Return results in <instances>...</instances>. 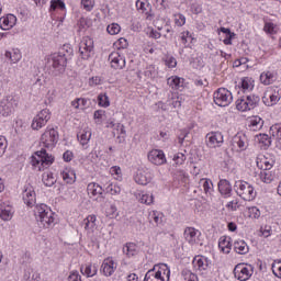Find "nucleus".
I'll list each match as a JSON object with an SVG mask.
<instances>
[{
  "instance_id": "nucleus-1",
  "label": "nucleus",
  "mask_w": 281,
  "mask_h": 281,
  "mask_svg": "<svg viewBox=\"0 0 281 281\" xmlns=\"http://www.w3.org/2000/svg\"><path fill=\"white\" fill-rule=\"evenodd\" d=\"M34 216L41 227L49 229L54 227V212L46 204H36L34 209Z\"/></svg>"
},
{
  "instance_id": "nucleus-2",
  "label": "nucleus",
  "mask_w": 281,
  "mask_h": 281,
  "mask_svg": "<svg viewBox=\"0 0 281 281\" xmlns=\"http://www.w3.org/2000/svg\"><path fill=\"white\" fill-rule=\"evenodd\" d=\"M54 164V158L52 155L47 154V150L41 149L35 151V154L31 157V165L33 168H37L40 171L45 170V168H49Z\"/></svg>"
},
{
  "instance_id": "nucleus-3",
  "label": "nucleus",
  "mask_w": 281,
  "mask_h": 281,
  "mask_svg": "<svg viewBox=\"0 0 281 281\" xmlns=\"http://www.w3.org/2000/svg\"><path fill=\"white\" fill-rule=\"evenodd\" d=\"M235 192L244 201H254L256 199V190L254 189V186H251L247 181H243V180L236 181Z\"/></svg>"
},
{
  "instance_id": "nucleus-4",
  "label": "nucleus",
  "mask_w": 281,
  "mask_h": 281,
  "mask_svg": "<svg viewBox=\"0 0 281 281\" xmlns=\"http://www.w3.org/2000/svg\"><path fill=\"white\" fill-rule=\"evenodd\" d=\"M258 104H260V97L257 94H247L236 101V109L241 112L252 111Z\"/></svg>"
},
{
  "instance_id": "nucleus-5",
  "label": "nucleus",
  "mask_w": 281,
  "mask_h": 281,
  "mask_svg": "<svg viewBox=\"0 0 281 281\" xmlns=\"http://www.w3.org/2000/svg\"><path fill=\"white\" fill-rule=\"evenodd\" d=\"M213 100L217 106H229L234 100V97L226 88H218L213 94Z\"/></svg>"
},
{
  "instance_id": "nucleus-6",
  "label": "nucleus",
  "mask_w": 281,
  "mask_h": 281,
  "mask_svg": "<svg viewBox=\"0 0 281 281\" xmlns=\"http://www.w3.org/2000/svg\"><path fill=\"white\" fill-rule=\"evenodd\" d=\"M58 131L54 127H47L46 131L41 136V144L44 148H54L58 144Z\"/></svg>"
},
{
  "instance_id": "nucleus-7",
  "label": "nucleus",
  "mask_w": 281,
  "mask_h": 281,
  "mask_svg": "<svg viewBox=\"0 0 281 281\" xmlns=\"http://www.w3.org/2000/svg\"><path fill=\"white\" fill-rule=\"evenodd\" d=\"M79 53L82 60H89L94 52L93 40L91 37H83L79 44Z\"/></svg>"
},
{
  "instance_id": "nucleus-8",
  "label": "nucleus",
  "mask_w": 281,
  "mask_h": 281,
  "mask_svg": "<svg viewBox=\"0 0 281 281\" xmlns=\"http://www.w3.org/2000/svg\"><path fill=\"white\" fill-rule=\"evenodd\" d=\"M48 65L53 69V75L58 76V74H63L65 67H67V57H65V55H54L48 61Z\"/></svg>"
},
{
  "instance_id": "nucleus-9",
  "label": "nucleus",
  "mask_w": 281,
  "mask_h": 281,
  "mask_svg": "<svg viewBox=\"0 0 281 281\" xmlns=\"http://www.w3.org/2000/svg\"><path fill=\"white\" fill-rule=\"evenodd\" d=\"M52 120V114L49 113V110L44 109L38 112V114L33 119L32 122V128L33 131H41L43 126L47 124Z\"/></svg>"
},
{
  "instance_id": "nucleus-10",
  "label": "nucleus",
  "mask_w": 281,
  "mask_h": 281,
  "mask_svg": "<svg viewBox=\"0 0 281 281\" xmlns=\"http://www.w3.org/2000/svg\"><path fill=\"white\" fill-rule=\"evenodd\" d=\"M234 276L237 280L247 281L251 276H254V267L239 263L234 269Z\"/></svg>"
},
{
  "instance_id": "nucleus-11",
  "label": "nucleus",
  "mask_w": 281,
  "mask_h": 281,
  "mask_svg": "<svg viewBox=\"0 0 281 281\" xmlns=\"http://www.w3.org/2000/svg\"><path fill=\"white\" fill-rule=\"evenodd\" d=\"M108 60L111 64L112 69H123L126 67V57L122 54L121 50L112 52L109 55Z\"/></svg>"
},
{
  "instance_id": "nucleus-12",
  "label": "nucleus",
  "mask_w": 281,
  "mask_h": 281,
  "mask_svg": "<svg viewBox=\"0 0 281 281\" xmlns=\"http://www.w3.org/2000/svg\"><path fill=\"white\" fill-rule=\"evenodd\" d=\"M11 113H14V98L5 97L0 102V115L8 117Z\"/></svg>"
},
{
  "instance_id": "nucleus-13",
  "label": "nucleus",
  "mask_w": 281,
  "mask_h": 281,
  "mask_svg": "<svg viewBox=\"0 0 281 281\" xmlns=\"http://www.w3.org/2000/svg\"><path fill=\"white\" fill-rule=\"evenodd\" d=\"M148 161L154 166H164L166 164V154L161 149H153L148 153Z\"/></svg>"
},
{
  "instance_id": "nucleus-14",
  "label": "nucleus",
  "mask_w": 281,
  "mask_h": 281,
  "mask_svg": "<svg viewBox=\"0 0 281 281\" xmlns=\"http://www.w3.org/2000/svg\"><path fill=\"white\" fill-rule=\"evenodd\" d=\"M134 180L138 186H148V183L153 181V173L149 170L139 169L136 172Z\"/></svg>"
},
{
  "instance_id": "nucleus-15",
  "label": "nucleus",
  "mask_w": 281,
  "mask_h": 281,
  "mask_svg": "<svg viewBox=\"0 0 281 281\" xmlns=\"http://www.w3.org/2000/svg\"><path fill=\"white\" fill-rule=\"evenodd\" d=\"M22 199L29 207L36 205V192H34V188L31 186L26 187L23 190Z\"/></svg>"
},
{
  "instance_id": "nucleus-16",
  "label": "nucleus",
  "mask_w": 281,
  "mask_h": 281,
  "mask_svg": "<svg viewBox=\"0 0 281 281\" xmlns=\"http://www.w3.org/2000/svg\"><path fill=\"white\" fill-rule=\"evenodd\" d=\"M101 269L103 271V276H106V278H109L112 273H115V269H117V263H115L112 258H108L103 260Z\"/></svg>"
},
{
  "instance_id": "nucleus-17",
  "label": "nucleus",
  "mask_w": 281,
  "mask_h": 281,
  "mask_svg": "<svg viewBox=\"0 0 281 281\" xmlns=\"http://www.w3.org/2000/svg\"><path fill=\"white\" fill-rule=\"evenodd\" d=\"M206 137L209 139L207 146H210V148H216L223 144V134L221 132H213L207 134Z\"/></svg>"
},
{
  "instance_id": "nucleus-18",
  "label": "nucleus",
  "mask_w": 281,
  "mask_h": 281,
  "mask_svg": "<svg viewBox=\"0 0 281 281\" xmlns=\"http://www.w3.org/2000/svg\"><path fill=\"white\" fill-rule=\"evenodd\" d=\"M233 148H239V150H245L247 148V136L245 134L238 133L232 139Z\"/></svg>"
},
{
  "instance_id": "nucleus-19",
  "label": "nucleus",
  "mask_w": 281,
  "mask_h": 281,
  "mask_svg": "<svg viewBox=\"0 0 281 281\" xmlns=\"http://www.w3.org/2000/svg\"><path fill=\"white\" fill-rule=\"evenodd\" d=\"M198 234H199V231H196V228L187 227L183 233L184 240H187L189 245H196L199 240V236H196Z\"/></svg>"
},
{
  "instance_id": "nucleus-20",
  "label": "nucleus",
  "mask_w": 281,
  "mask_h": 281,
  "mask_svg": "<svg viewBox=\"0 0 281 281\" xmlns=\"http://www.w3.org/2000/svg\"><path fill=\"white\" fill-rule=\"evenodd\" d=\"M13 25H16V16L14 14H8L7 16L0 18L1 30H12Z\"/></svg>"
},
{
  "instance_id": "nucleus-21",
  "label": "nucleus",
  "mask_w": 281,
  "mask_h": 281,
  "mask_svg": "<svg viewBox=\"0 0 281 281\" xmlns=\"http://www.w3.org/2000/svg\"><path fill=\"white\" fill-rule=\"evenodd\" d=\"M218 191L224 196V199H229L232 196V183L228 180H220Z\"/></svg>"
},
{
  "instance_id": "nucleus-22",
  "label": "nucleus",
  "mask_w": 281,
  "mask_h": 281,
  "mask_svg": "<svg viewBox=\"0 0 281 281\" xmlns=\"http://www.w3.org/2000/svg\"><path fill=\"white\" fill-rule=\"evenodd\" d=\"M262 102L266 106H273V104H278V102H280V97L271 93V90H268L262 97Z\"/></svg>"
},
{
  "instance_id": "nucleus-23",
  "label": "nucleus",
  "mask_w": 281,
  "mask_h": 281,
  "mask_svg": "<svg viewBox=\"0 0 281 281\" xmlns=\"http://www.w3.org/2000/svg\"><path fill=\"white\" fill-rule=\"evenodd\" d=\"M234 251H236V254H239L240 256H245V254H249V246L243 239L235 240Z\"/></svg>"
},
{
  "instance_id": "nucleus-24",
  "label": "nucleus",
  "mask_w": 281,
  "mask_h": 281,
  "mask_svg": "<svg viewBox=\"0 0 281 281\" xmlns=\"http://www.w3.org/2000/svg\"><path fill=\"white\" fill-rule=\"evenodd\" d=\"M193 267L196 271H206L209 267L207 259L201 256L194 257Z\"/></svg>"
},
{
  "instance_id": "nucleus-25",
  "label": "nucleus",
  "mask_w": 281,
  "mask_h": 281,
  "mask_svg": "<svg viewBox=\"0 0 281 281\" xmlns=\"http://www.w3.org/2000/svg\"><path fill=\"white\" fill-rule=\"evenodd\" d=\"M231 238L222 236L218 241V247L223 254H229L232 251V241Z\"/></svg>"
},
{
  "instance_id": "nucleus-26",
  "label": "nucleus",
  "mask_w": 281,
  "mask_h": 281,
  "mask_svg": "<svg viewBox=\"0 0 281 281\" xmlns=\"http://www.w3.org/2000/svg\"><path fill=\"white\" fill-rule=\"evenodd\" d=\"M270 135L277 139V147L281 149V124H274L270 127Z\"/></svg>"
},
{
  "instance_id": "nucleus-27",
  "label": "nucleus",
  "mask_w": 281,
  "mask_h": 281,
  "mask_svg": "<svg viewBox=\"0 0 281 281\" xmlns=\"http://www.w3.org/2000/svg\"><path fill=\"white\" fill-rule=\"evenodd\" d=\"M251 131H260L265 126V121L260 116H252L249 120Z\"/></svg>"
},
{
  "instance_id": "nucleus-28",
  "label": "nucleus",
  "mask_w": 281,
  "mask_h": 281,
  "mask_svg": "<svg viewBox=\"0 0 281 281\" xmlns=\"http://www.w3.org/2000/svg\"><path fill=\"white\" fill-rule=\"evenodd\" d=\"M14 212L12 211V206L8 205V206H0V218L2 221H12V216H13Z\"/></svg>"
},
{
  "instance_id": "nucleus-29",
  "label": "nucleus",
  "mask_w": 281,
  "mask_h": 281,
  "mask_svg": "<svg viewBox=\"0 0 281 281\" xmlns=\"http://www.w3.org/2000/svg\"><path fill=\"white\" fill-rule=\"evenodd\" d=\"M148 221L151 225H154V227H157V226L161 225L164 220L161 217V213H159L157 211H151V212H149Z\"/></svg>"
},
{
  "instance_id": "nucleus-30",
  "label": "nucleus",
  "mask_w": 281,
  "mask_h": 281,
  "mask_svg": "<svg viewBox=\"0 0 281 281\" xmlns=\"http://www.w3.org/2000/svg\"><path fill=\"white\" fill-rule=\"evenodd\" d=\"M77 138L80 142L81 146H87V144H89V140L91 139V131H89V130H81L77 134Z\"/></svg>"
},
{
  "instance_id": "nucleus-31",
  "label": "nucleus",
  "mask_w": 281,
  "mask_h": 281,
  "mask_svg": "<svg viewBox=\"0 0 281 281\" xmlns=\"http://www.w3.org/2000/svg\"><path fill=\"white\" fill-rule=\"evenodd\" d=\"M123 254H125L127 258H133V256H137V245H135L134 243H127L123 247Z\"/></svg>"
},
{
  "instance_id": "nucleus-32",
  "label": "nucleus",
  "mask_w": 281,
  "mask_h": 281,
  "mask_svg": "<svg viewBox=\"0 0 281 281\" xmlns=\"http://www.w3.org/2000/svg\"><path fill=\"white\" fill-rule=\"evenodd\" d=\"M80 272L82 273V276H86L87 278H93V276L98 273V268L95 267L93 268V266L89 263V265L81 266Z\"/></svg>"
},
{
  "instance_id": "nucleus-33",
  "label": "nucleus",
  "mask_w": 281,
  "mask_h": 281,
  "mask_svg": "<svg viewBox=\"0 0 281 281\" xmlns=\"http://www.w3.org/2000/svg\"><path fill=\"white\" fill-rule=\"evenodd\" d=\"M168 106H171V109H179L181 106V101L179 100V97H171L166 103V105H162V111H168Z\"/></svg>"
},
{
  "instance_id": "nucleus-34",
  "label": "nucleus",
  "mask_w": 281,
  "mask_h": 281,
  "mask_svg": "<svg viewBox=\"0 0 281 281\" xmlns=\"http://www.w3.org/2000/svg\"><path fill=\"white\" fill-rule=\"evenodd\" d=\"M276 81V76L271 71L262 72L260 75V82L262 85H272Z\"/></svg>"
},
{
  "instance_id": "nucleus-35",
  "label": "nucleus",
  "mask_w": 281,
  "mask_h": 281,
  "mask_svg": "<svg viewBox=\"0 0 281 281\" xmlns=\"http://www.w3.org/2000/svg\"><path fill=\"white\" fill-rule=\"evenodd\" d=\"M167 85H169L171 89L179 90L180 87H183V79L179 77H170L167 80Z\"/></svg>"
},
{
  "instance_id": "nucleus-36",
  "label": "nucleus",
  "mask_w": 281,
  "mask_h": 281,
  "mask_svg": "<svg viewBox=\"0 0 281 281\" xmlns=\"http://www.w3.org/2000/svg\"><path fill=\"white\" fill-rule=\"evenodd\" d=\"M95 215H89L87 218L83 220L85 229L87 232H93L95 227Z\"/></svg>"
},
{
  "instance_id": "nucleus-37",
  "label": "nucleus",
  "mask_w": 281,
  "mask_h": 281,
  "mask_svg": "<svg viewBox=\"0 0 281 281\" xmlns=\"http://www.w3.org/2000/svg\"><path fill=\"white\" fill-rule=\"evenodd\" d=\"M257 140L259 142V144L262 145V148L265 150H267V148H269V146H271V137H269V135H267V134L257 135Z\"/></svg>"
},
{
  "instance_id": "nucleus-38",
  "label": "nucleus",
  "mask_w": 281,
  "mask_h": 281,
  "mask_svg": "<svg viewBox=\"0 0 281 281\" xmlns=\"http://www.w3.org/2000/svg\"><path fill=\"white\" fill-rule=\"evenodd\" d=\"M102 192H104V189L99 184L97 183L88 184V194H91L92 196H98V194H102Z\"/></svg>"
},
{
  "instance_id": "nucleus-39",
  "label": "nucleus",
  "mask_w": 281,
  "mask_h": 281,
  "mask_svg": "<svg viewBox=\"0 0 281 281\" xmlns=\"http://www.w3.org/2000/svg\"><path fill=\"white\" fill-rule=\"evenodd\" d=\"M103 190H105V192H108V194H120L122 192V188H120V186H117L116 183H109L108 186L105 184L103 187Z\"/></svg>"
},
{
  "instance_id": "nucleus-40",
  "label": "nucleus",
  "mask_w": 281,
  "mask_h": 281,
  "mask_svg": "<svg viewBox=\"0 0 281 281\" xmlns=\"http://www.w3.org/2000/svg\"><path fill=\"white\" fill-rule=\"evenodd\" d=\"M43 183L46 186V188H52L54 183H56V178H54V173L45 172L43 175Z\"/></svg>"
},
{
  "instance_id": "nucleus-41",
  "label": "nucleus",
  "mask_w": 281,
  "mask_h": 281,
  "mask_svg": "<svg viewBox=\"0 0 281 281\" xmlns=\"http://www.w3.org/2000/svg\"><path fill=\"white\" fill-rule=\"evenodd\" d=\"M200 183L202 184V188H203V191L205 192V194H212V188H214V184L212 183V180L202 179L200 181Z\"/></svg>"
},
{
  "instance_id": "nucleus-42",
  "label": "nucleus",
  "mask_w": 281,
  "mask_h": 281,
  "mask_svg": "<svg viewBox=\"0 0 281 281\" xmlns=\"http://www.w3.org/2000/svg\"><path fill=\"white\" fill-rule=\"evenodd\" d=\"M259 177L263 183H271L273 181V173L269 170H261Z\"/></svg>"
},
{
  "instance_id": "nucleus-43",
  "label": "nucleus",
  "mask_w": 281,
  "mask_h": 281,
  "mask_svg": "<svg viewBox=\"0 0 281 281\" xmlns=\"http://www.w3.org/2000/svg\"><path fill=\"white\" fill-rule=\"evenodd\" d=\"M158 267L157 271H160L161 276L167 278V281H170V268L166 263L156 265Z\"/></svg>"
},
{
  "instance_id": "nucleus-44",
  "label": "nucleus",
  "mask_w": 281,
  "mask_h": 281,
  "mask_svg": "<svg viewBox=\"0 0 281 281\" xmlns=\"http://www.w3.org/2000/svg\"><path fill=\"white\" fill-rule=\"evenodd\" d=\"M61 177L66 183H74L76 181V173L74 171H63Z\"/></svg>"
},
{
  "instance_id": "nucleus-45",
  "label": "nucleus",
  "mask_w": 281,
  "mask_h": 281,
  "mask_svg": "<svg viewBox=\"0 0 281 281\" xmlns=\"http://www.w3.org/2000/svg\"><path fill=\"white\" fill-rule=\"evenodd\" d=\"M98 103L99 106H103L104 109H106V106H111V102L109 101V95H106V93L98 95Z\"/></svg>"
},
{
  "instance_id": "nucleus-46",
  "label": "nucleus",
  "mask_w": 281,
  "mask_h": 281,
  "mask_svg": "<svg viewBox=\"0 0 281 281\" xmlns=\"http://www.w3.org/2000/svg\"><path fill=\"white\" fill-rule=\"evenodd\" d=\"M182 277L186 281H199V277L188 269L182 270Z\"/></svg>"
},
{
  "instance_id": "nucleus-47",
  "label": "nucleus",
  "mask_w": 281,
  "mask_h": 281,
  "mask_svg": "<svg viewBox=\"0 0 281 281\" xmlns=\"http://www.w3.org/2000/svg\"><path fill=\"white\" fill-rule=\"evenodd\" d=\"M257 168L260 170H271L273 168V161L269 162L267 159L257 161Z\"/></svg>"
},
{
  "instance_id": "nucleus-48",
  "label": "nucleus",
  "mask_w": 281,
  "mask_h": 281,
  "mask_svg": "<svg viewBox=\"0 0 281 281\" xmlns=\"http://www.w3.org/2000/svg\"><path fill=\"white\" fill-rule=\"evenodd\" d=\"M240 87L244 91H251V89H254V83H251L249 77H246L241 79Z\"/></svg>"
},
{
  "instance_id": "nucleus-49",
  "label": "nucleus",
  "mask_w": 281,
  "mask_h": 281,
  "mask_svg": "<svg viewBox=\"0 0 281 281\" xmlns=\"http://www.w3.org/2000/svg\"><path fill=\"white\" fill-rule=\"evenodd\" d=\"M139 201L145 205H153V203L155 202V196L153 194L144 193L142 194Z\"/></svg>"
},
{
  "instance_id": "nucleus-50",
  "label": "nucleus",
  "mask_w": 281,
  "mask_h": 281,
  "mask_svg": "<svg viewBox=\"0 0 281 281\" xmlns=\"http://www.w3.org/2000/svg\"><path fill=\"white\" fill-rule=\"evenodd\" d=\"M55 10H65V2L63 0H53L50 2V12Z\"/></svg>"
},
{
  "instance_id": "nucleus-51",
  "label": "nucleus",
  "mask_w": 281,
  "mask_h": 281,
  "mask_svg": "<svg viewBox=\"0 0 281 281\" xmlns=\"http://www.w3.org/2000/svg\"><path fill=\"white\" fill-rule=\"evenodd\" d=\"M120 30H122V27L117 23H112L106 27L108 34H111L112 36L120 34Z\"/></svg>"
},
{
  "instance_id": "nucleus-52",
  "label": "nucleus",
  "mask_w": 281,
  "mask_h": 281,
  "mask_svg": "<svg viewBox=\"0 0 281 281\" xmlns=\"http://www.w3.org/2000/svg\"><path fill=\"white\" fill-rule=\"evenodd\" d=\"M24 281H41V274L37 272H27L24 274Z\"/></svg>"
},
{
  "instance_id": "nucleus-53",
  "label": "nucleus",
  "mask_w": 281,
  "mask_h": 281,
  "mask_svg": "<svg viewBox=\"0 0 281 281\" xmlns=\"http://www.w3.org/2000/svg\"><path fill=\"white\" fill-rule=\"evenodd\" d=\"M144 76L146 78H155V76H157V72L155 70V66H153V65L147 66V68L144 71Z\"/></svg>"
},
{
  "instance_id": "nucleus-54",
  "label": "nucleus",
  "mask_w": 281,
  "mask_h": 281,
  "mask_svg": "<svg viewBox=\"0 0 281 281\" xmlns=\"http://www.w3.org/2000/svg\"><path fill=\"white\" fill-rule=\"evenodd\" d=\"M81 5L87 10V12H91L93 10V5H95V1L81 0Z\"/></svg>"
},
{
  "instance_id": "nucleus-55",
  "label": "nucleus",
  "mask_w": 281,
  "mask_h": 281,
  "mask_svg": "<svg viewBox=\"0 0 281 281\" xmlns=\"http://www.w3.org/2000/svg\"><path fill=\"white\" fill-rule=\"evenodd\" d=\"M166 66L169 67L170 69H175L177 67V58L169 56L165 60Z\"/></svg>"
},
{
  "instance_id": "nucleus-56",
  "label": "nucleus",
  "mask_w": 281,
  "mask_h": 281,
  "mask_svg": "<svg viewBox=\"0 0 281 281\" xmlns=\"http://www.w3.org/2000/svg\"><path fill=\"white\" fill-rule=\"evenodd\" d=\"M227 210L231 212H236L238 210V199L232 200L226 204Z\"/></svg>"
},
{
  "instance_id": "nucleus-57",
  "label": "nucleus",
  "mask_w": 281,
  "mask_h": 281,
  "mask_svg": "<svg viewBox=\"0 0 281 281\" xmlns=\"http://www.w3.org/2000/svg\"><path fill=\"white\" fill-rule=\"evenodd\" d=\"M173 161L176 162L177 166H181L183 161H186V155H183L182 153L175 155Z\"/></svg>"
},
{
  "instance_id": "nucleus-58",
  "label": "nucleus",
  "mask_w": 281,
  "mask_h": 281,
  "mask_svg": "<svg viewBox=\"0 0 281 281\" xmlns=\"http://www.w3.org/2000/svg\"><path fill=\"white\" fill-rule=\"evenodd\" d=\"M5 148H8L5 137L0 136V157H3V155L5 154Z\"/></svg>"
},
{
  "instance_id": "nucleus-59",
  "label": "nucleus",
  "mask_w": 281,
  "mask_h": 281,
  "mask_svg": "<svg viewBox=\"0 0 281 281\" xmlns=\"http://www.w3.org/2000/svg\"><path fill=\"white\" fill-rule=\"evenodd\" d=\"M249 214L252 218H260V209L257 206L249 207Z\"/></svg>"
},
{
  "instance_id": "nucleus-60",
  "label": "nucleus",
  "mask_w": 281,
  "mask_h": 281,
  "mask_svg": "<svg viewBox=\"0 0 281 281\" xmlns=\"http://www.w3.org/2000/svg\"><path fill=\"white\" fill-rule=\"evenodd\" d=\"M272 273L276 276V278H281L280 262L272 265Z\"/></svg>"
},
{
  "instance_id": "nucleus-61",
  "label": "nucleus",
  "mask_w": 281,
  "mask_h": 281,
  "mask_svg": "<svg viewBox=\"0 0 281 281\" xmlns=\"http://www.w3.org/2000/svg\"><path fill=\"white\" fill-rule=\"evenodd\" d=\"M68 281H82V279L80 277V273H78V271H72L68 276Z\"/></svg>"
},
{
  "instance_id": "nucleus-62",
  "label": "nucleus",
  "mask_w": 281,
  "mask_h": 281,
  "mask_svg": "<svg viewBox=\"0 0 281 281\" xmlns=\"http://www.w3.org/2000/svg\"><path fill=\"white\" fill-rule=\"evenodd\" d=\"M188 135H190V132H188V130L181 131V134L178 136V143L183 144V142H186Z\"/></svg>"
},
{
  "instance_id": "nucleus-63",
  "label": "nucleus",
  "mask_w": 281,
  "mask_h": 281,
  "mask_svg": "<svg viewBox=\"0 0 281 281\" xmlns=\"http://www.w3.org/2000/svg\"><path fill=\"white\" fill-rule=\"evenodd\" d=\"M19 60H21V52L13 49V54H12V57H11V63L16 64V63H19Z\"/></svg>"
},
{
  "instance_id": "nucleus-64",
  "label": "nucleus",
  "mask_w": 281,
  "mask_h": 281,
  "mask_svg": "<svg viewBox=\"0 0 281 281\" xmlns=\"http://www.w3.org/2000/svg\"><path fill=\"white\" fill-rule=\"evenodd\" d=\"M263 30L268 34H274L276 33V27L273 26V23H266Z\"/></svg>"
}]
</instances>
